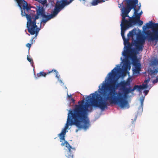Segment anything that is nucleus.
I'll return each instance as SVG.
<instances>
[{"label":"nucleus","mask_w":158,"mask_h":158,"mask_svg":"<svg viewBox=\"0 0 158 158\" xmlns=\"http://www.w3.org/2000/svg\"><path fill=\"white\" fill-rule=\"evenodd\" d=\"M150 79L151 78L149 77L147 79L146 78L144 81V84H147V85H148V84L150 80Z\"/></svg>","instance_id":"393cba45"},{"label":"nucleus","mask_w":158,"mask_h":158,"mask_svg":"<svg viewBox=\"0 0 158 158\" xmlns=\"http://www.w3.org/2000/svg\"><path fill=\"white\" fill-rule=\"evenodd\" d=\"M118 5H119V6H118V7L119 8H120L121 7L122 8V6L120 5L119 4H118Z\"/></svg>","instance_id":"72a5a7b5"},{"label":"nucleus","mask_w":158,"mask_h":158,"mask_svg":"<svg viewBox=\"0 0 158 158\" xmlns=\"http://www.w3.org/2000/svg\"><path fill=\"white\" fill-rule=\"evenodd\" d=\"M141 7V5H140L138 6V7L137 9L139 10L140 9Z\"/></svg>","instance_id":"473e14b6"},{"label":"nucleus","mask_w":158,"mask_h":158,"mask_svg":"<svg viewBox=\"0 0 158 158\" xmlns=\"http://www.w3.org/2000/svg\"><path fill=\"white\" fill-rule=\"evenodd\" d=\"M133 73L134 74H139L140 73L139 71V70L136 69H134L133 70Z\"/></svg>","instance_id":"b1692460"},{"label":"nucleus","mask_w":158,"mask_h":158,"mask_svg":"<svg viewBox=\"0 0 158 158\" xmlns=\"http://www.w3.org/2000/svg\"><path fill=\"white\" fill-rule=\"evenodd\" d=\"M67 97L68 98H72V95L71 94H70V95H69L68 94V90H67Z\"/></svg>","instance_id":"7c9ffc66"},{"label":"nucleus","mask_w":158,"mask_h":158,"mask_svg":"<svg viewBox=\"0 0 158 158\" xmlns=\"http://www.w3.org/2000/svg\"><path fill=\"white\" fill-rule=\"evenodd\" d=\"M116 80L113 81L111 80L109 81V84L112 81H116L112 87L109 85V94L110 89L112 88L113 92L111 97V99L114 103L119 106H123L127 103V101L124 99L125 93L127 88L126 85L128 83L125 81H122L118 83Z\"/></svg>","instance_id":"39448f33"},{"label":"nucleus","mask_w":158,"mask_h":158,"mask_svg":"<svg viewBox=\"0 0 158 158\" xmlns=\"http://www.w3.org/2000/svg\"><path fill=\"white\" fill-rule=\"evenodd\" d=\"M150 66H153V70H152L151 68H148V72L152 77H153V75H155L158 72V59L157 57H154L152 59L150 63Z\"/></svg>","instance_id":"9d476101"},{"label":"nucleus","mask_w":158,"mask_h":158,"mask_svg":"<svg viewBox=\"0 0 158 158\" xmlns=\"http://www.w3.org/2000/svg\"><path fill=\"white\" fill-rule=\"evenodd\" d=\"M157 78H158V77H157Z\"/></svg>","instance_id":"79ce46f5"},{"label":"nucleus","mask_w":158,"mask_h":158,"mask_svg":"<svg viewBox=\"0 0 158 158\" xmlns=\"http://www.w3.org/2000/svg\"><path fill=\"white\" fill-rule=\"evenodd\" d=\"M109 73L105 80L98 86V90L78 101L73 109L69 110L66 123L61 133L58 136L60 139V142L65 140V136L69 126L74 125L78 128L76 130L83 129L84 131L88 130L91 126L88 117V114L93 110V107H98L102 111L107 109L109 106Z\"/></svg>","instance_id":"f257e3e1"},{"label":"nucleus","mask_w":158,"mask_h":158,"mask_svg":"<svg viewBox=\"0 0 158 158\" xmlns=\"http://www.w3.org/2000/svg\"><path fill=\"white\" fill-rule=\"evenodd\" d=\"M149 27H147L146 26H143V34H142V36H143V38H142L141 36H140L142 39H144V36H143V33L144 32H147V31H145V30H146V29L147 28H149Z\"/></svg>","instance_id":"5701e85b"},{"label":"nucleus","mask_w":158,"mask_h":158,"mask_svg":"<svg viewBox=\"0 0 158 158\" xmlns=\"http://www.w3.org/2000/svg\"><path fill=\"white\" fill-rule=\"evenodd\" d=\"M65 88L66 89H67V87H66L65 86Z\"/></svg>","instance_id":"a19ab883"},{"label":"nucleus","mask_w":158,"mask_h":158,"mask_svg":"<svg viewBox=\"0 0 158 158\" xmlns=\"http://www.w3.org/2000/svg\"><path fill=\"white\" fill-rule=\"evenodd\" d=\"M129 1L130 3H131L132 0H123V1L120 5L122 6V8L120 9L121 10V13H122V10L123 9H124V10L125 11L128 10L129 8L127 7L128 4V2Z\"/></svg>","instance_id":"2eb2a0df"},{"label":"nucleus","mask_w":158,"mask_h":158,"mask_svg":"<svg viewBox=\"0 0 158 158\" xmlns=\"http://www.w3.org/2000/svg\"><path fill=\"white\" fill-rule=\"evenodd\" d=\"M53 71L55 72L56 73V77L57 78L58 80L60 79V75L58 73V72L57 70L56 69H53L52 71H50L49 72V73H52Z\"/></svg>","instance_id":"412c9836"},{"label":"nucleus","mask_w":158,"mask_h":158,"mask_svg":"<svg viewBox=\"0 0 158 158\" xmlns=\"http://www.w3.org/2000/svg\"><path fill=\"white\" fill-rule=\"evenodd\" d=\"M71 149H73V150H75V148H72H72H71Z\"/></svg>","instance_id":"f704fd0d"},{"label":"nucleus","mask_w":158,"mask_h":158,"mask_svg":"<svg viewBox=\"0 0 158 158\" xmlns=\"http://www.w3.org/2000/svg\"><path fill=\"white\" fill-rule=\"evenodd\" d=\"M143 22L140 20V19H136L135 21L133 22L131 24H132V27H133L135 25L138 24V25L141 26L143 23Z\"/></svg>","instance_id":"dca6fc26"},{"label":"nucleus","mask_w":158,"mask_h":158,"mask_svg":"<svg viewBox=\"0 0 158 158\" xmlns=\"http://www.w3.org/2000/svg\"><path fill=\"white\" fill-rule=\"evenodd\" d=\"M138 31H139V32H141V30H139V29L138 28Z\"/></svg>","instance_id":"e433bc0d"},{"label":"nucleus","mask_w":158,"mask_h":158,"mask_svg":"<svg viewBox=\"0 0 158 158\" xmlns=\"http://www.w3.org/2000/svg\"><path fill=\"white\" fill-rule=\"evenodd\" d=\"M130 12L128 10L125 11L124 9H123L122 10V13H121V16L122 17L121 23L123 25H125V23H127V24L125 25L127 26L128 27H132V24L131 23L136 19V16L134 15L132 17H130L128 15Z\"/></svg>","instance_id":"0eeeda50"},{"label":"nucleus","mask_w":158,"mask_h":158,"mask_svg":"<svg viewBox=\"0 0 158 158\" xmlns=\"http://www.w3.org/2000/svg\"><path fill=\"white\" fill-rule=\"evenodd\" d=\"M158 82V78L156 77L155 79L153 80L152 81V83L153 84L156 83Z\"/></svg>","instance_id":"c85d7f7f"},{"label":"nucleus","mask_w":158,"mask_h":158,"mask_svg":"<svg viewBox=\"0 0 158 158\" xmlns=\"http://www.w3.org/2000/svg\"><path fill=\"white\" fill-rule=\"evenodd\" d=\"M121 29V35L123 40L124 48L123 50H133L134 53L139 54V52L142 51L144 47V45L145 44V40L146 39L145 38L146 35L143 34L144 39H142L140 36L138 35V33L135 28H134L131 31H130L127 35L128 38L132 37L134 35L136 36L135 40L132 42V44H130L128 41V39L126 38L125 36V31L129 27L123 25L122 23L120 24Z\"/></svg>","instance_id":"20e7f679"},{"label":"nucleus","mask_w":158,"mask_h":158,"mask_svg":"<svg viewBox=\"0 0 158 158\" xmlns=\"http://www.w3.org/2000/svg\"><path fill=\"white\" fill-rule=\"evenodd\" d=\"M141 5L140 3H139V4H138V5H138V6L139 5Z\"/></svg>","instance_id":"4c0bfd02"},{"label":"nucleus","mask_w":158,"mask_h":158,"mask_svg":"<svg viewBox=\"0 0 158 158\" xmlns=\"http://www.w3.org/2000/svg\"><path fill=\"white\" fill-rule=\"evenodd\" d=\"M27 60L28 61H29V62H30V63H31V66L33 67H34V66L33 64V60H32V59L29 57L28 56V55L27 56Z\"/></svg>","instance_id":"4be33fe9"},{"label":"nucleus","mask_w":158,"mask_h":158,"mask_svg":"<svg viewBox=\"0 0 158 158\" xmlns=\"http://www.w3.org/2000/svg\"><path fill=\"white\" fill-rule=\"evenodd\" d=\"M128 1V5L127 7L129 8L128 10L131 11V10L133 9L134 11L133 15H134L135 16H137L139 10L137 9H136V7L138 5V0H132L131 3H130L129 1Z\"/></svg>","instance_id":"f8f14e48"},{"label":"nucleus","mask_w":158,"mask_h":158,"mask_svg":"<svg viewBox=\"0 0 158 158\" xmlns=\"http://www.w3.org/2000/svg\"><path fill=\"white\" fill-rule=\"evenodd\" d=\"M69 100L70 102L69 103V106H71V103H73V104H74L75 103V100H74V99L73 98H69Z\"/></svg>","instance_id":"a878e982"},{"label":"nucleus","mask_w":158,"mask_h":158,"mask_svg":"<svg viewBox=\"0 0 158 158\" xmlns=\"http://www.w3.org/2000/svg\"><path fill=\"white\" fill-rule=\"evenodd\" d=\"M146 26L147 27H149V28L150 27L149 22L148 23H147L146 24Z\"/></svg>","instance_id":"2f4dec72"},{"label":"nucleus","mask_w":158,"mask_h":158,"mask_svg":"<svg viewBox=\"0 0 158 158\" xmlns=\"http://www.w3.org/2000/svg\"><path fill=\"white\" fill-rule=\"evenodd\" d=\"M58 81L61 84V85L63 86L64 85V82L62 81V80L60 79L58 80Z\"/></svg>","instance_id":"c756f323"},{"label":"nucleus","mask_w":158,"mask_h":158,"mask_svg":"<svg viewBox=\"0 0 158 158\" xmlns=\"http://www.w3.org/2000/svg\"><path fill=\"white\" fill-rule=\"evenodd\" d=\"M39 3H41L43 6L40 5H39L37 6L36 12V14H29V12L31 10V6L30 5L27 4V7H30V10H28L27 12V10L25 9L23 11L24 13L23 14L21 11V15L23 17H25L27 19V28L28 31L29 33L31 34H34L36 33V36L38 34L40 31L41 28H43L45 25L46 23L48 21H47L45 23L42 21L43 19H45L46 18L43 17L41 15H37V10L38 9L39 6H41L44 10L45 14L46 15H49L48 13L46 12L45 11V9L44 6H47V0H38L37 1Z\"/></svg>","instance_id":"f03ea898"},{"label":"nucleus","mask_w":158,"mask_h":158,"mask_svg":"<svg viewBox=\"0 0 158 158\" xmlns=\"http://www.w3.org/2000/svg\"><path fill=\"white\" fill-rule=\"evenodd\" d=\"M64 140V142H62V143H61V145L62 146L65 145L68 149V150L65 152V156L67 158H73V155L71 153V148H72V146L69 144L68 142L65 140Z\"/></svg>","instance_id":"4468645a"},{"label":"nucleus","mask_w":158,"mask_h":158,"mask_svg":"<svg viewBox=\"0 0 158 158\" xmlns=\"http://www.w3.org/2000/svg\"><path fill=\"white\" fill-rule=\"evenodd\" d=\"M17 4L18 6L20 9L22 14L23 15L24 13L25 9L27 10V12L30 10V7L27 6V2L24 0H14Z\"/></svg>","instance_id":"ddd939ff"},{"label":"nucleus","mask_w":158,"mask_h":158,"mask_svg":"<svg viewBox=\"0 0 158 158\" xmlns=\"http://www.w3.org/2000/svg\"><path fill=\"white\" fill-rule=\"evenodd\" d=\"M132 80L131 79H127V81H126V82L128 83L127 85H126L127 86H131V82Z\"/></svg>","instance_id":"cd10ccee"},{"label":"nucleus","mask_w":158,"mask_h":158,"mask_svg":"<svg viewBox=\"0 0 158 158\" xmlns=\"http://www.w3.org/2000/svg\"><path fill=\"white\" fill-rule=\"evenodd\" d=\"M148 92L149 90H144L143 93H144L145 95L144 96H142L140 97L139 98L140 105L139 107L138 110L137 111V114H135L134 119H131V123L132 124H135L138 115H141L142 114L143 111V102L144 100L145 96L148 94Z\"/></svg>","instance_id":"1a4fd4ad"},{"label":"nucleus","mask_w":158,"mask_h":158,"mask_svg":"<svg viewBox=\"0 0 158 158\" xmlns=\"http://www.w3.org/2000/svg\"><path fill=\"white\" fill-rule=\"evenodd\" d=\"M34 0L35 1H37V2L38 1V0Z\"/></svg>","instance_id":"ea45409f"},{"label":"nucleus","mask_w":158,"mask_h":158,"mask_svg":"<svg viewBox=\"0 0 158 158\" xmlns=\"http://www.w3.org/2000/svg\"><path fill=\"white\" fill-rule=\"evenodd\" d=\"M148 85L144 83L141 85H138L139 92H140L142 90L148 88Z\"/></svg>","instance_id":"a211bd4d"},{"label":"nucleus","mask_w":158,"mask_h":158,"mask_svg":"<svg viewBox=\"0 0 158 158\" xmlns=\"http://www.w3.org/2000/svg\"><path fill=\"white\" fill-rule=\"evenodd\" d=\"M51 3V4L53 5L55 4L54 8L52 10L51 14L49 15H46L45 14L44 10L41 6H39V8L37 10V15H41L43 17L46 18L45 19H43L42 22L44 23L47 21H49L51 19L56 17L58 14L62 10H63L65 7H61V3H64L63 0H50Z\"/></svg>","instance_id":"423d86ee"},{"label":"nucleus","mask_w":158,"mask_h":158,"mask_svg":"<svg viewBox=\"0 0 158 158\" xmlns=\"http://www.w3.org/2000/svg\"><path fill=\"white\" fill-rule=\"evenodd\" d=\"M133 52V50H127L124 51L122 52V55L124 57L123 59L121 57L120 60L122 61L120 64L116 65V67L114 68L109 73V81H110L111 80L113 81L116 80L117 76L116 75L117 74V72L120 69L121 64H123L122 66V69L123 71H126L129 70L131 68V64L135 67L139 68L141 66V64L137 60V56L138 54L134 53V54H131L132 52Z\"/></svg>","instance_id":"7ed1b4c3"},{"label":"nucleus","mask_w":158,"mask_h":158,"mask_svg":"<svg viewBox=\"0 0 158 158\" xmlns=\"http://www.w3.org/2000/svg\"><path fill=\"white\" fill-rule=\"evenodd\" d=\"M111 99V98L110 97H109V100Z\"/></svg>","instance_id":"58836bf2"},{"label":"nucleus","mask_w":158,"mask_h":158,"mask_svg":"<svg viewBox=\"0 0 158 158\" xmlns=\"http://www.w3.org/2000/svg\"><path fill=\"white\" fill-rule=\"evenodd\" d=\"M25 32H27V30H25ZM26 34H28L29 35H29V34H28V33H26Z\"/></svg>","instance_id":"c9c22d12"},{"label":"nucleus","mask_w":158,"mask_h":158,"mask_svg":"<svg viewBox=\"0 0 158 158\" xmlns=\"http://www.w3.org/2000/svg\"><path fill=\"white\" fill-rule=\"evenodd\" d=\"M31 35H32V34H31L30 33H29ZM35 35V37H33L31 40H30V42H31V43L30 44H29V43H27V44H26V46L27 47H28L29 48H30L31 46V45L32 44H33V43H32V42H33V40L34 39V38H35L36 39V37L38 35V34L36 36V33H35L34 34H33V35Z\"/></svg>","instance_id":"aec40b11"},{"label":"nucleus","mask_w":158,"mask_h":158,"mask_svg":"<svg viewBox=\"0 0 158 158\" xmlns=\"http://www.w3.org/2000/svg\"><path fill=\"white\" fill-rule=\"evenodd\" d=\"M144 34L146 35L145 38L149 43H155V45L158 42V29L149 30L146 32H144Z\"/></svg>","instance_id":"6e6552de"},{"label":"nucleus","mask_w":158,"mask_h":158,"mask_svg":"<svg viewBox=\"0 0 158 158\" xmlns=\"http://www.w3.org/2000/svg\"><path fill=\"white\" fill-rule=\"evenodd\" d=\"M150 24V27L152 28H155L154 30H156L158 29V23H155L152 21L149 22Z\"/></svg>","instance_id":"6ab92c4d"},{"label":"nucleus","mask_w":158,"mask_h":158,"mask_svg":"<svg viewBox=\"0 0 158 158\" xmlns=\"http://www.w3.org/2000/svg\"><path fill=\"white\" fill-rule=\"evenodd\" d=\"M46 75V73L44 72H40V73L37 74L36 76H35V78L36 79H37L39 77H45Z\"/></svg>","instance_id":"f3484780"},{"label":"nucleus","mask_w":158,"mask_h":158,"mask_svg":"<svg viewBox=\"0 0 158 158\" xmlns=\"http://www.w3.org/2000/svg\"><path fill=\"white\" fill-rule=\"evenodd\" d=\"M128 87H127L126 89V91H125V96H124V99L127 101V103L125 105H123V106H119L121 108H123V109H128L129 107V105L128 103V102L127 100V95L131 92H133L135 90H136L139 92V90L138 87V85H135L134 86L133 88L132 89L131 86H128Z\"/></svg>","instance_id":"9b49d317"},{"label":"nucleus","mask_w":158,"mask_h":158,"mask_svg":"<svg viewBox=\"0 0 158 158\" xmlns=\"http://www.w3.org/2000/svg\"><path fill=\"white\" fill-rule=\"evenodd\" d=\"M143 14V11L141 10L139 13L137 14V16H136V18L140 19V16Z\"/></svg>","instance_id":"bb28decb"}]
</instances>
